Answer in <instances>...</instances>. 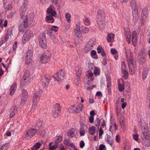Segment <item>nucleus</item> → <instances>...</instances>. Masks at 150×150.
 <instances>
[{
  "label": "nucleus",
  "instance_id": "obj_1",
  "mask_svg": "<svg viewBox=\"0 0 150 150\" xmlns=\"http://www.w3.org/2000/svg\"><path fill=\"white\" fill-rule=\"evenodd\" d=\"M125 52L126 54V57L128 61L129 68L130 74H134L136 70V66L134 60L132 59V56L131 50L129 49L125 50Z\"/></svg>",
  "mask_w": 150,
  "mask_h": 150
},
{
  "label": "nucleus",
  "instance_id": "obj_2",
  "mask_svg": "<svg viewBox=\"0 0 150 150\" xmlns=\"http://www.w3.org/2000/svg\"><path fill=\"white\" fill-rule=\"evenodd\" d=\"M33 16L31 14H28L26 16H24L21 15V18L19 19V22L22 23L25 28L28 26V23L32 24L33 22Z\"/></svg>",
  "mask_w": 150,
  "mask_h": 150
},
{
  "label": "nucleus",
  "instance_id": "obj_3",
  "mask_svg": "<svg viewBox=\"0 0 150 150\" xmlns=\"http://www.w3.org/2000/svg\"><path fill=\"white\" fill-rule=\"evenodd\" d=\"M41 91H36L34 94L33 97L32 107L31 110L34 111L36 108L37 105L39 101L40 98L41 96Z\"/></svg>",
  "mask_w": 150,
  "mask_h": 150
},
{
  "label": "nucleus",
  "instance_id": "obj_4",
  "mask_svg": "<svg viewBox=\"0 0 150 150\" xmlns=\"http://www.w3.org/2000/svg\"><path fill=\"white\" fill-rule=\"evenodd\" d=\"M61 108L60 104L56 103L53 106L52 110V115L54 117H57L60 115Z\"/></svg>",
  "mask_w": 150,
  "mask_h": 150
},
{
  "label": "nucleus",
  "instance_id": "obj_5",
  "mask_svg": "<svg viewBox=\"0 0 150 150\" xmlns=\"http://www.w3.org/2000/svg\"><path fill=\"white\" fill-rule=\"evenodd\" d=\"M83 107V104L78 103L69 108V110L70 109L71 112H73L78 113L82 110Z\"/></svg>",
  "mask_w": 150,
  "mask_h": 150
},
{
  "label": "nucleus",
  "instance_id": "obj_6",
  "mask_svg": "<svg viewBox=\"0 0 150 150\" xmlns=\"http://www.w3.org/2000/svg\"><path fill=\"white\" fill-rule=\"evenodd\" d=\"M33 36L34 35L32 31L30 30H26L22 37V41L23 43H25Z\"/></svg>",
  "mask_w": 150,
  "mask_h": 150
},
{
  "label": "nucleus",
  "instance_id": "obj_7",
  "mask_svg": "<svg viewBox=\"0 0 150 150\" xmlns=\"http://www.w3.org/2000/svg\"><path fill=\"white\" fill-rule=\"evenodd\" d=\"M74 33L75 36L77 38L78 41H81L82 40V37L80 23H77L74 29Z\"/></svg>",
  "mask_w": 150,
  "mask_h": 150
},
{
  "label": "nucleus",
  "instance_id": "obj_8",
  "mask_svg": "<svg viewBox=\"0 0 150 150\" xmlns=\"http://www.w3.org/2000/svg\"><path fill=\"white\" fill-rule=\"evenodd\" d=\"M96 42V39L94 38L91 39L87 42L84 48V50L86 52L90 51L94 47Z\"/></svg>",
  "mask_w": 150,
  "mask_h": 150
},
{
  "label": "nucleus",
  "instance_id": "obj_9",
  "mask_svg": "<svg viewBox=\"0 0 150 150\" xmlns=\"http://www.w3.org/2000/svg\"><path fill=\"white\" fill-rule=\"evenodd\" d=\"M96 22L100 29L103 30L105 25V18L97 17Z\"/></svg>",
  "mask_w": 150,
  "mask_h": 150
},
{
  "label": "nucleus",
  "instance_id": "obj_10",
  "mask_svg": "<svg viewBox=\"0 0 150 150\" xmlns=\"http://www.w3.org/2000/svg\"><path fill=\"white\" fill-rule=\"evenodd\" d=\"M65 74L63 70H59L56 75L53 76L54 79L57 81H59L64 79Z\"/></svg>",
  "mask_w": 150,
  "mask_h": 150
},
{
  "label": "nucleus",
  "instance_id": "obj_11",
  "mask_svg": "<svg viewBox=\"0 0 150 150\" xmlns=\"http://www.w3.org/2000/svg\"><path fill=\"white\" fill-rule=\"evenodd\" d=\"M33 53L32 50H29L25 54V61L26 64H30L32 61Z\"/></svg>",
  "mask_w": 150,
  "mask_h": 150
},
{
  "label": "nucleus",
  "instance_id": "obj_12",
  "mask_svg": "<svg viewBox=\"0 0 150 150\" xmlns=\"http://www.w3.org/2000/svg\"><path fill=\"white\" fill-rule=\"evenodd\" d=\"M40 46L43 48H45L47 46V41L46 36L44 34H42L40 35L39 38Z\"/></svg>",
  "mask_w": 150,
  "mask_h": 150
},
{
  "label": "nucleus",
  "instance_id": "obj_13",
  "mask_svg": "<svg viewBox=\"0 0 150 150\" xmlns=\"http://www.w3.org/2000/svg\"><path fill=\"white\" fill-rule=\"evenodd\" d=\"M117 129L116 124L113 120H111L110 121V125L109 130L112 134H114Z\"/></svg>",
  "mask_w": 150,
  "mask_h": 150
},
{
  "label": "nucleus",
  "instance_id": "obj_14",
  "mask_svg": "<svg viewBox=\"0 0 150 150\" xmlns=\"http://www.w3.org/2000/svg\"><path fill=\"white\" fill-rule=\"evenodd\" d=\"M121 69L123 74V77L125 79H127L128 77V74L127 71V69L126 64L124 62L122 63Z\"/></svg>",
  "mask_w": 150,
  "mask_h": 150
},
{
  "label": "nucleus",
  "instance_id": "obj_15",
  "mask_svg": "<svg viewBox=\"0 0 150 150\" xmlns=\"http://www.w3.org/2000/svg\"><path fill=\"white\" fill-rule=\"evenodd\" d=\"M36 133V131L35 129H30L27 131L25 137L27 138H30L33 136Z\"/></svg>",
  "mask_w": 150,
  "mask_h": 150
},
{
  "label": "nucleus",
  "instance_id": "obj_16",
  "mask_svg": "<svg viewBox=\"0 0 150 150\" xmlns=\"http://www.w3.org/2000/svg\"><path fill=\"white\" fill-rule=\"evenodd\" d=\"M50 56V55L49 54H43L40 57V61L42 63H45L49 60Z\"/></svg>",
  "mask_w": 150,
  "mask_h": 150
},
{
  "label": "nucleus",
  "instance_id": "obj_17",
  "mask_svg": "<svg viewBox=\"0 0 150 150\" xmlns=\"http://www.w3.org/2000/svg\"><path fill=\"white\" fill-rule=\"evenodd\" d=\"M85 78L86 81L91 82L94 78L93 73L91 71H88V73Z\"/></svg>",
  "mask_w": 150,
  "mask_h": 150
},
{
  "label": "nucleus",
  "instance_id": "obj_18",
  "mask_svg": "<svg viewBox=\"0 0 150 150\" xmlns=\"http://www.w3.org/2000/svg\"><path fill=\"white\" fill-rule=\"evenodd\" d=\"M3 3L4 8L5 10L8 11L11 8L8 0H3Z\"/></svg>",
  "mask_w": 150,
  "mask_h": 150
},
{
  "label": "nucleus",
  "instance_id": "obj_19",
  "mask_svg": "<svg viewBox=\"0 0 150 150\" xmlns=\"http://www.w3.org/2000/svg\"><path fill=\"white\" fill-rule=\"evenodd\" d=\"M125 35L127 42L129 43L130 42L131 33L129 29H127L125 31Z\"/></svg>",
  "mask_w": 150,
  "mask_h": 150
},
{
  "label": "nucleus",
  "instance_id": "obj_20",
  "mask_svg": "<svg viewBox=\"0 0 150 150\" xmlns=\"http://www.w3.org/2000/svg\"><path fill=\"white\" fill-rule=\"evenodd\" d=\"M47 15L53 16H54L56 14V12L50 7L47 9Z\"/></svg>",
  "mask_w": 150,
  "mask_h": 150
},
{
  "label": "nucleus",
  "instance_id": "obj_21",
  "mask_svg": "<svg viewBox=\"0 0 150 150\" xmlns=\"http://www.w3.org/2000/svg\"><path fill=\"white\" fill-rule=\"evenodd\" d=\"M147 11L146 10L143 9L142 11V23H144V22L147 19Z\"/></svg>",
  "mask_w": 150,
  "mask_h": 150
},
{
  "label": "nucleus",
  "instance_id": "obj_22",
  "mask_svg": "<svg viewBox=\"0 0 150 150\" xmlns=\"http://www.w3.org/2000/svg\"><path fill=\"white\" fill-rule=\"evenodd\" d=\"M97 53L98 54H100L102 56H105L106 54L103 48L100 46H98L97 48Z\"/></svg>",
  "mask_w": 150,
  "mask_h": 150
},
{
  "label": "nucleus",
  "instance_id": "obj_23",
  "mask_svg": "<svg viewBox=\"0 0 150 150\" xmlns=\"http://www.w3.org/2000/svg\"><path fill=\"white\" fill-rule=\"evenodd\" d=\"M50 78L45 76L42 79V85L44 86H47L49 83Z\"/></svg>",
  "mask_w": 150,
  "mask_h": 150
},
{
  "label": "nucleus",
  "instance_id": "obj_24",
  "mask_svg": "<svg viewBox=\"0 0 150 150\" xmlns=\"http://www.w3.org/2000/svg\"><path fill=\"white\" fill-rule=\"evenodd\" d=\"M18 108L17 106H15L12 108V110L10 114V117L12 118L14 117L16 113Z\"/></svg>",
  "mask_w": 150,
  "mask_h": 150
},
{
  "label": "nucleus",
  "instance_id": "obj_25",
  "mask_svg": "<svg viewBox=\"0 0 150 150\" xmlns=\"http://www.w3.org/2000/svg\"><path fill=\"white\" fill-rule=\"evenodd\" d=\"M105 140L107 143L109 144L111 146H112L113 140L110 136L108 135L106 138H105Z\"/></svg>",
  "mask_w": 150,
  "mask_h": 150
},
{
  "label": "nucleus",
  "instance_id": "obj_26",
  "mask_svg": "<svg viewBox=\"0 0 150 150\" xmlns=\"http://www.w3.org/2000/svg\"><path fill=\"white\" fill-rule=\"evenodd\" d=\"M132 40L133 44L135 45L137 41V36L136 31H133L132 33Z\"/></svg>",
  "mask_w": 150,
  "mask_h": 150
},
{
  "label": "nucleus",
  "instance_id": "obj_27",
  "mask_svg": "<svg viewBox=\"0 0 150 150\" xmlns=\"http://www.w3.org/2000/svg\"><path fill=\"white\" fill-rule=\"evenodd\" d=\"M85 87L86 88V90L88 91H90L93 87L91 82L87 81L85 84Z\"/></svg>",
  "mask_w": 150,
  "mask_h": 150
},
{
  "label": "nucleus",
  "instance_id": "obj_28",
  "mask_svg": "<svg viewBox=\"0 0 150 150\" xmlns=\"http://www.w3.org/2000/svg\"><path fill=\"white\" fill-rule=\"evenodd\" d=\"M43 143V142L42 141H39L33 146V150H37L38 149Z\"/></svg>",
  "mask_w": 150,
  "mask_h": 150
},
{
  "label": "nucleus",
  "instance_id": "obj_29",
  "mask_svg": "<svg viewBox=\"0 0 150 150\" xmlns=\"http://www.w3.org/2000/svg\"><path fill=\"white\" fill-rule=\"evenodd\" d=\"M46 21L48 23H53L54 21L53 16H52L47 15L46 17Z\"/></svg>",
  "mask_w": 150,
  "mask_h": 150
},
{
  "label": "nucleus",
  "instance_id": "obj_30",
  "mask_svg": "<svg viewBox=\"0 0 150 150\" xmlns=\"http://www.w3.org/2000/svg\"><path fill=\"white\" fill-rule=\"evenodd\" d=\"M149 71V68H144L143 72V80L146 79Z\"/></svg>",
  "mask_w": 150,
  "mask_h": 150
},
{
  "label": "nucleus",
  "instance_id": "obj_31",
  "mask_svg": "<svg viewBox=\"0 0 150 150\" xmlns=\"http://www.w3.org/2000/svg\"><path fill=\"white\" fill-rule=\"evenodd\" d=\"M118 118L121 126L123 127L124 128L125 125V118L123 116H119V117H118Z\"/></svg>",
  "mask_w": 150,
  "mask_h": 150
},
{
  "label": "nucleus",
  "instance_id": "obj_32",
  "mask_svg": "<svg viewBox=\"0 0 150 150\" xmlns=\"http://www.w3.org/2000/svg\"><path fill=\"white\" fill-rule=\"evenodd\" d=\"M17 84L16 83L13 84L11 86V91L10 93L11 96H12L14 94L16 88Z\"/></svg>",
  "mask_w": 150,
  "mask_h": 150
},
{
  "label": "nucleus",
  "instance_id": "obj_33",
  "mask_svg": "<svg viewBox=\"0 0 150 150\" xmlns=\"http://www.w3.org/2000/svg\"><path fill=\"white\" fill-rule=\"evenodd\" d=\"M50 150H54L58 147V145L56 143L53 142L50 143L49 144Z\"/></svg>",
  "mask_w": 150,
  "mask_h": 150
},
{
  "label": "nucleus",
  "instance_id": "obj_34",
  "mask_svg": "<svg viewBox=\"0 0 150 150\" xmlns=\"http://www.w3.org/2000/svg\"><path fill=\"white\" fill-rule=\"evenodd\" d=\"M97 17H104L105 18L104 11L103 9H100L98 12Z\"/></svg>",
  "mask_w": 150,
  "mask_h": 150
},
{
  "label": "nucleus",
  "instance_id": "obj_35",
  "mask_svg": "<svg viewBox=\"0 0 150 150\" xmlns=\"http://www.w3.org/2000/svg\"><path fill=\"white\" fill-rule=\"evenodd\" d=\"M10 144L9 143H6L2 145L0 144V150H7Z\"/></svg>",
  "mask_w": 150,
  "mask_h": 150
},
{
  "label": "nucleus",
  "instance_id": "obj_36",
  "mask_svg": "<svg viewBox=\"0 0 150 150\" xmlns=\"http://www.w3.org/2000/svg\"><path fill=\"white\" fill-rule=\"evenodd\" d=\"M28 5V1L26 0L24 1L21 7V9H22L23 12H25L27 9Z\"/></svg>",
  "mask_w": 150,
  "mask_h": 150
},
{
  "label": "nucleus",
  "instance_id": "obj_37",
  "mask_svg": "<svg viewBox=\"0 0 150 150\" xmlns=\"http://www.w3.org/2000/svg\"><path fill=\"white\" fill-rule=\"evenodd\" d=\"M29 82V79L27 80V79H23V80L21 82V86L22 87H23L28 84Z\"/></svg>",
  "mask_w": 150,
  "mask_h": 150
},
{
  "label": "nucleus",
  "instance_id": "obj_38",
  "mask_svg": "<svg viewBox=\"0 0 150 150\" xmlns=\"http://www.w3.org/2000/svg\"><path fill=\"white\" fill-rule=\"evenodd\" d=\"M115 35L112 33H110L108 35L107 40L108 42L112 41L114 40Z\"/></svg>",
  "mask_w": 150,
  "mask_h": 150
},
{
  "label": "nucleus",
  "instance_id": "obj_39",
  "mask_svg": "<svg viewBox=\"0 0 150 150\" xmlns=\"http://www.w3.org/2000/svg\"><path fill=\"white\" fill-rule=\"evenodd\" d=\"M64 144L67 146H69L73 147L74 146V144L73 143H71L70 142V140L67 139H65L63 141Z\"/></svg>",
  "mask_w": 150,
  "mask_h": 150
},
{
  "label": "nucleus",
  "instance_id": "obj_40",
  "mask_svg": "<svg viewBox=\"0 0 150 150\" xmlns=\"http://www.w3.org/2000/svg\"><path fill=\"white\" fill-rule=\"evenodd\" d=\"M75 132L76 130L73 129L68 131L67 132V135L69 137H73L75 136Z\"/></svg>",
  "mask_w": 150,
  "mask_h": 150
},
{
  "label": "nucleus",
  "instance_id": "obj_41",
  "mask_svg": "<svg viewBox=\"0 0 150 150\" xmlns=\"http://www.w3.org/2000/svg\"><path fill=\"white\" fill-rule=\"evenodd\" d=\"M132 14L134 18L136 19L138 16V13L137 8L132 9Z\"/></svg>",
  "mask_w": 150,
  "mask_h": 150
},
{
  "label": "nucleus",
  "instance_id": "obj_42",
  "mask_svg": "<svg viewBox=\"0 0 150 150\" xmlns=\"http://www.w3.org/2000/svg\"><path fill=\"white\" fill-rule=\"evenodd\" d=\"M65 17L66 19L67 22L69 23H70L71 17V15L69 13H66L65 15Z\"/></svg>",
  "mask_w": 150,
  "mask_h": 150
},
{
  "label": "nucleus",
  "instance_id": "obj_43",
  "mask_svg": "<svg viewBox=\"0 0 150 150\" xmlns=\"http://www.w3.org/2000/svg\"><path fill=\"white\" fill-rule=\"evenodd\" d=\"M90 55L91 57L93 58L96 59H98V57L96 54V51L94 50H92L90 53Z\"/></svg>",
  "mask_w": 150,
  "mask_h": 150
},
{
  "label": "nucleus",
  "instance_id": "obj_44",
  "mask_svg": "<svg viewBox=\"0 0 150 150\" xmlns=\"http://www.w3.org/2000/svg\"><path fill=\"white\" fill-rule=\"evenodd\" d=\"M100 124L101 125V127L100 128H103L104 129H106L107 128L106 127L105 122V120L103 119H100Z\"/></svg>",
  "mask_w": 150,
  "mask_h": 150
},
{
  "label": "nucleus",
  "instance_id": "obj_45",
  "mask_svg": "<svg viewBox=\"0 0 150 150\" xmlns=\"http://www.w3.org/2000/svg\"><path fill=\"white\" fill-rule=\"evenodd\" d=\"M30 76V73L29 71L26 70L24 73V76H23V79H29Z\"/></svg>",
  "mask_w": 150,
  "mask_h": 150
},
{
  "label": "nucleus",
  "instance_id": "obj_46",
  "mask_svg": "<svg viewBox=\"0 0 150 150\" xmlns=\"http://www.w3.org/2000/svg\"><path fill=\"white\" fill-rule=\"evenodd\" d=\"M62 140V137L61 136L56 137L55 138L54 141L55 143L57 144L61 142Z\"/></svg>",
  "mask_w": 150,
  "mask_h": 150
},
{
  "label": "nucleus",
  "instance_id": "obj_47",
  "mask_svg": "<svg viewBox=\"0 0 150 150\" xmlns=\"http://www.w3.org/2000/svg\"><path fill=\"white\" fill-rule=\"evenodd\" d=\"M96 132L95 128L93 126L90 127L88 129L89 133L92 135H93Z\"/></svg>",
  "mask_w": 150,
  "mask_h": 150
},
{
  "label": "nucleus",
  "instance_id": "obj_48",
  "mask_svg": "<svg viewBox=\"0 0 150 150\" xmlns=\"http://www.w3.org/2000/svg\"><path fill=\"white\" fill-rule=\"evenodd\" d=\"M84 24L86 25H89L91 24V22L88 18L85 17L83 20Z\"/></svg>",
  "mask_w": 150,
  "mask_h": 150
},
{
  "label": "nucleus",
  "instance_id": "obj_49",
  "mask_svg": "<svg viewBox=\"0 0 150 150\" xmlns=\"http://www.w3.org/2000/svg\"><path fill=\"white\" fill-rule=\"evenodd\" d=\"M24 28L23 24L22 23H20L19 22L18 23V29L20 32H23L24 31Z\"/></svg>",
  "mask_w": 150,
  "mask_h": 150
},
{
  "label": "nucleus",
  "instance_id": "obj_50",
  "mask_svg": "<svg viewBox=\"0 0 150 150\" xmlns=\"http://www.w3.org/2000/svg\"><path fill=\"white\" fill-rule=\"evenodd\" d=\"M130 5L132 9L137 8L135 1L132 0L130 3Z\"/></svg>",
  "mask_w": 150,
  "mask_h": 150
},
{
  "label": "nucleus",
  "instance_id": "obj_51",
  "mask_svg": "<svg viewBox=\"0 0 150 150\" xmlns=\"http://www.w3.org/2000/svg\"><path fill=\"white\" fill-rule=\"evenodd\" d=\"M80 82V77H76L74 81V83L76 86H78Z\"/></svg>",
  "mask_w": 150,
  "mask_h": 150
},
{
  "label": "nucleus",
  "instance_id": "obj_52",
  "mask_svg": "<svg viewBox=\"0 0 150 150\" xmlns=\"http://www.w3.org/2000/svg\"><path fill=\"white\" fill-rule=\"evenodd\" d=\"M82 31L83 33H86L88 32L89 29L88 28L84 26L81 27Z\"/></svg>",
  "mask_w": 150,
  "mask_h": 150
},
{
  "label": "nucleus",
  "instance_id": "obj_53",
  "mask_svg": "<svg viewBox=\"0 0 150 150\" xmlns=\"http://www.w3.org/2000/svg\"><path fill=\"white\" fill-rule=\"evenodd\" d=\"M76 77L80 76L81 74V69H79L77 67L76 68Z\"/></svg>",
  "mask_w": 150,
  "mask_h": 150
},
{
  "label": "nucleus",
  "instance_id": "obj_54",
  "mask_svg": "<svg viewBox=\"0 0 150 150\" xmlns=\"http://www.w3.org/2000/svg\"><path fill=\"white\" fill-rule=\"evenodd\" d=\"M94 74L96 76L99 75L100 74V69L97 67L94 68Z\"/></svg>",
  "mask_w": 150,
  "mask_h": 150
},
{
  "label": "nucleus",
  "instance_id": "obj_55",
  "mask_svg": "<svg viewBox=\"0 0 150 150\" xmlns=\"http://www.w3.org/2000/svg\"><path fill=\"white\" fill-rule=\"evenodd\" d=\"M96 67H94L93 66V64L92 63H90L88 64V68L89 70L88 71H91V70H93L94 69V68Z\"/></svg>",
  "mask_w": 150,
  "mask_h": 150
},
{
  "label": "nucleus",
  "instance_id": "obj_56",
  "mask_svg": "<svg viewBox=\"0 0 150 150\" xmlns=\"http://www.w3.org/2000/svg\"><path fill=\"white\" fill-rule=\"evenodd\" d=\"M141 138L142 139H144L145 138H147V137H148V134L147 132H143L141 135Z\"/></svg>",
  "mask_w": 150,
  "mask_h": 150
},
{
  "label": "nucleus",
  "instance_id": "obj_57",
  "mask_svg": "<svg viewBox=\"0 0 150 150\" xmlns=\"http://www.w3.org/2000/svg\"><path fill=\"white\" fill-rule=\"evenodd\" d=\"M50 38L52 40L54 43H57L58 42V40L54 35H51Z\"/></svg>",
  "mask_w": 150,
  "mask_h": 150
},
{
  "label": "nucleus",
  "instance_id": "obj_58",
  "mask_svg": "<svg viewBox=\"0 0 150 150\" xmlns=\"http://www.w3.org/2000/svg\"><path fill=\"white\" fill-rule=\"evenodd\" d=\"M106 129H104L103 128H100L99 132V136L100 137L103 134L104 131L106 130Z\"/></svg>",
  "mask_w": 150,
  "mask_h": 150
},
{
  "label": "nucleus",
  "instance_id": "obj_59",
  "mask_svg": "<svg viewBox=\"0 0 150 150\" xmlns=\"http://www.w3.org/2000/svg\"><path fill=\"white\" fill-rule=\"evenodd\" d=\"M118 88L120 91H122L124 90V86L121 85L120 83L118 84Z\"/></svg>",
  "mask_w": 150,
  "mask_h": 150
},
{
  "label": "nucleus",
  "instance_id": "obj_60",
  "mask_svg": "<svg viewBox=\"0 0 150 150\" xmlns=\"http://www.w3.org/2000/svg\"><path fill=\"white\" fill-rule=\"evenodd\" d=\"M58 29V28L57 26H53L51 28L50 30L52 31L56 32L57 31Z\"/></svg>",
  "mask_w": 150,
  "mask_h": 150
},
{
  "label": "nucleus",
  "instance_id": "obj_61",
  "mask_svg": "<svg viewBox=\"0 0 150 150\" xmlns=\"http://www.w3.org/2000/svg\"><path fill=\"white\" fill-rule=\"evenodd\" d=\"M100 120L99 119L96 120L95 121V126L97 127L98 128H99V127L100 125Z\"/></svg>",
  "mask_w": 150,
  "mask_h": 150
},
{
  "label": "nucleus",
  "instance_id": "obj_62",
  "mask_svg": "<svg viewBox=\"0 0 150 150\" xmlns=\"http://www.w3.org/2000/svg\"><path fill=\"white\" fill-rule=\"evenodd\" d=\"M107 87L108 89V90H109L110 89V85H111V82H110V79L109 78V79H107Z\"/></svg>",
  "mask_w": 150,
  "mask_h": 150
},
{
  "label": "nucleus",
  "instance_id": "obj_63",
  "mask_svg": "<svg viewBox=\"0 0 150 150\" xmlns=\"http://www.w3.org/2000/svg\"><path fill=\"white\" fill-rule=\"evenodd\" d=\"M85 131L84 129L81 128L80 131V135L81 136L84 135L85 134Z\"/></svg>",
  "mask_w": 150,
  "mask_h": 150
},
{
  "label": "nucleus",
  "instance_id": "obj_64",
  "mask_svg": "<svg viewBox=\"0 0 150 150\" xmlns=\"http://www.w3.org/2000/svg\"><path fill=\"white\" fill-rule=\"evenodd\" d=\"M28 96V92L25 90L23 89L22 91V96Z\"/></svg>",
  "mask_w": 150,
  "mask_h": 150
}]
</instances>
